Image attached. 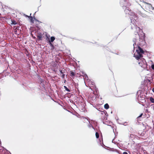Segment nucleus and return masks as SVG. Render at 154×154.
Returning <instances> with one entry per match:
<instances>
[{
  "label": "nucleus",
  "mask_w": 154,
  "mask_h": 154,
  "mask_svg": "<svg viewBox=\"0 0 154 154\" xmlns=\"http://www.w3.org/2000/svg\"><path fill=\"white\" fill-rule=\"evenodd\" d=\"M136 45V43L134 44L133 45L134 46V50H136V52L134 55V57L138 60L140 59L142 57V54L143 53V51L140 47H138L137 48L134 47V44Z\"/></svg>",
  "instance_id": "1"
},
{
  "label": "nucleus",
  "mask_w": 154,
  "mask_h": 154,
  "mask_svg": "<svg viewBox=\"0 0 154 154\" xmlns=\"http://www.w3.org/2000/svg\"><path fill=\"white\" fill-rule=\"evenodd\" d=\"M142 61L143 62V64L142 63H141L140 62H139L138 63L139 65L141 67L143 66V64H145L146 63L145 60H142Z\"/></svg>",
  "instance_id": "2"
},
{
  "label": "nucleus",
  "mask_w": 154,
  "mask_h": 154,
  "mask_svg": "<svg viewBox=\"0 0 154 154\" xmlns=\"http://www.w3.org/2000/svg\"><path fill=\"white\" fill-rule=\"evenodd\" d=\"M104 107L106 109H108L109 107V105H108V104L107 103L106 104L104 105Z\"/></svg>",
  "instance_id": "3"
},
{
  "label": "nucleus",
  "mask_w": 154,
  "mask_h": 154,
  "mask_svg": "<svg viewBox=\"0 0 154 154\" xmlns=\"http://www.w3.org/2000/svg\"><path fill=\"white\" fill-rule=\"evenodd\" d=\"M55 38L53 36L51 37L50 42H52L55 40Z\"/></svg>",
  "instance_id": "4"
},
{
  "label": "nucleus",
  "mask_w": 154,
  "mask_h": 154,
  "mask_svg": "<svg viewBox=\"0 0 154 154\" xmlns=\"http://www.w3.org/2000/svg\"><path fill=\"white\" fill-rule=\"evenodd\" d=\"M150 100L152 103H154V99L152 97H150Z\"/></svg>",
  "instance_id": "5"
},
{
  "label": "nucleus",
  "mask_w": 154,
  "mask_h": 154,
  "mask_svg": "<svg viewBox=\"0 0 154 154\" xmlns=\"http://www.w3.org/2000/svg\"><path fill=\"white\" fill-rule=\"evenodd\" d=\"M96 136L97 138H98L99 137V134L97 132H96Z\"/></svg>",
  "instance_id": "6"
},
{
  "label": "nucleus",
  "mask_w": 154,
  "mask_h": 154,
  "mask_svg": "<svg viewBox=\"0 0 154 154\" xmlns=\"http://www.w3.org/2000/svg\"><path fill=\"white\" fill-rule=\"evenodd\" d=\"M151 68L153 69H154V65H152L151 66Z\"/></svg>",
  "instance_id": "7"
},
{
  "label": "nucleus",
  "mask_w": 154,
  "mask_h": 154,
  "mask_svg": "<svg viewBox=\"0 0 154 154\" xmlns=\"http://www.w3.org/2000/svg\"><path fill=\"white\" fill-rule=\"evenodd\" d=\"M149 7H151L152 9H154V8L152 7V6H151V5L150 4H149Z\"/></svg>",
  "instance_id": "8"
},
{
  "label": "nucleus",
  "mask_w": 154,
  "mask_h": 154,
  "mask_svg": "<svg viewBox=\"0 0 154 154\" xmlns=\"http://www.w3.org/2000/svg\"><path fill=\"white\" fill-rule=\"evenodd\" d=\"M30 18H31V22H33V21H32V17H29Z\"/></svg>",
  "instance_id": "9"
},
{
  "label": "nucleus",
  "mask_w": 154,
  "mask_h": 154,
  "mask_svg": "<svg viewBox=\"0 0 154 154\" xmlns=\"http://www.w3.org/2000/svg\"><path fill=\"white\" fill-rule=\"evenodd\" d=\"M123 154H128L127 152H124L123 153Z\"/></svg>",
  "instance_id": "10"
},
{
  "label": "nucleus",
  "mask_w": 154,
  "mask_h": 154,
  "mask_svg": "<svg viewBox=\"0 0 154 154\" xmlns=\"http://www.w3.org/2000/svg\"><path fill=\"white\" fill-rule=\"evenodd\" d=\"M64 87L65 88L66 90H67V91H68V89H67V88L66 86H64Z\"/></svg>",
  "instance_id": "11"
},
{
  "label": "nucleus",
  "mask_w": 154,
  "mask_h": 154,
  "mask_svg": "<svg viewBox=\"0 0 154 154\" xmlns=\"http://www.w3.org/2000/svg\"><path fill=\"white\" fill-rule=\"evenodd\" d=\"M64 76H65V75L63 74H62V75H61V76H62L63 78L64 77Z\"/></svg>",
  "instance_id": "12"
},
{
  "label": "nucleus",
  "mask_w": 154,
  "mask_h": 154,
  "mask_svg": "<svg viewBox=\"0 0 154 154\" xmlns=\"http://www.w3.org/2000/svg\"><path fill=\"white\" fill-rule=\"evenodd\" d=\"M142 114H141L140 115V116H139V117H141V116H142Z\"/></svg>",
  "instance_id": "13"
},
{
  "label": "nucleus",
  "mask_w": 154,
  "mask_h": 154,
  "mask_svg": "<svg viewBox=\"0 0 154 154\" xmlns=\"http://www.w3.org/2000/svg\"><path fill=\"white\" fill-rule=\"evenodd\" d=\"M152 91L153 92H154V88L152 89Z\"/></svg>",
  "instance_id": "14"
},
{
  "label": "nucleus",
  "mask_w": 154,
  "mask_h": 154,
  "mask_svg": "<svg viewBox=\"0 0 154 154\" xmlns=\"http://www.w3.org/2000/svg\"><path fill=\"white\" fill-rule=\"evenodd\" d=\"M72 75H74V73H73V72H72Z\"/></svg>",
  "instance_id": "15"
},
{
  "label": "nucleus",
  "mask_w": 154,
  "mask_h": 154,
  "mask_svg": "<svg viewBox=\"0 0 154 154\" xmlns=\"http://www.w3.org/2000/svg\"><path fill=\"white\" fill-rule=\"evenodd\" d=\"M62 71H60V72H61V73H62Z\"/></svg>",
  "instance_id": "16"
},
{
  "label": "nucleus",
  "mask_w": 154,
  "mask_h": 154,
  "mask_svg": "<svg viewBox=\"0 0 154 154\" xmlns=\"http://www.w3.org/2000/svg\"><path fill=\"white\" fill-rule=\"evenodd\" d=\"M137 29H139V27L137 28Z\"/></svg>",
  "instance_id": "17"
},
{
  "label": "nucleus",
  "mask_w": 154,
  "mask_h": 154,
  "mask_svg": "<svg viewBox=\"0 0 154 154\" xmlns=\"http://www.w3.org/2000/svg\"><path fill=\"white\" fill-rule=\"evenodd\" d=\"M14 24H16V23H14Z\"/></svg>",
  "instance_id": "18"
},
{
  "label": "nucleus",
  "mask_w": 154,
  "mask_h": 154,
  "mask_svg": "<svg viewBox=\"0 0 154 154\" xmlns=\"http://www.w3.org/2000/svg\"><path fill=\"white\" fill-rule=\"evenodd\" d=\"M50 44H51V45H52V44L51 43H50Z\"/></svg>",
  "instance_id": "19"
}]
</instances>
